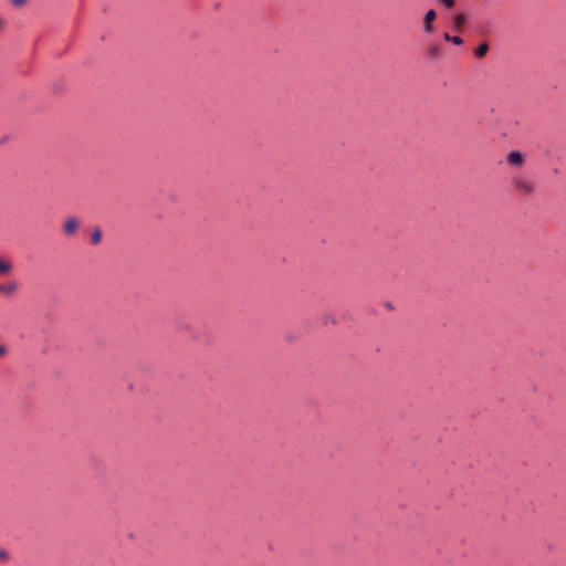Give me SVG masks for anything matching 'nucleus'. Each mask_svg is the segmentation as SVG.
Returning a JSON list of instances; mask_svg holds the SVG:
<instances>
[{
	"mask_svg": "<svg viewBox=\"0 0 566 566\" xmlns=\"http://www.w3.org/2000/svg\"><path fill=\"white\" fill-rule=\"evenodd\" d=\"M489 51V46L486 43H482L480 44L475 50H474V55L478 57V59H482L486 55Z\"/></svg>",
	"mask_w": 566,
	"mask_h": 566,
	"instance_id": "obj_6",
	"label": "nucleus"
},
{
	"mask_svg": "<svg viewBox=\"0 0 566 566\" xmlns=\"http://www.w3.org/2000/svg\"><path fill=\"white\" fill-rule=\"evenodd\" d=\"M467 18L462 13H458L453 18V28L457 31H461L462 27L465 24Z\"/></svg>",
	"mask_w": 566,
	"mask_h": 566,
	"instance_id": "obj_5",
	"label": "nucleus"
},
{
	"mask_svg": "<svg viewBox=\"0 0 566 566\" xmlns=\"http://www.w3.org/2000/svg\"><path fill=\"white\" fill-rule=\"evenodd\" d=\"M428 54L430 57L436 59L440 55V49L437 44H431L428 48Z\"/></svg>",
	"mask_w": 566,
	"mask_h": 566,
	"instance_id": "obj_10",
	"label": "nucleus"
},
{
	"mask_svg": "<svg viewBox=\"0 0 566 566\" xmlns=\"http://www.w3.org/2000/svg\"><path fill=\"white\" fill-rule=\"evenodd\" d=\"M18 290V284L15 282H11L4 286L0 287V292L4 294H13Z\"/></svg>",
	"mask_w": 566,
	"mask_h": 566,
	"instance_id": "obj_7",
	"label": "nucleus"
},
{
	"mask_svg": "<svg viewBox=\"0 0 566 566\" xmlns=\"http://www.w3.org/2000/svg\"><path fill=\"white\" fill-rule=\"evenodd\" d=\"M437 18V13L434 10L430 9L426 12L423 17V31L428 34H431L434 32V25L433 22Z\"/></svg>",
	"mask_w": 566,
	"mask_h": 566,
	"instance_id": "obj_1",
	"label": "nucleus"
},
{
	"mask_svg": "<svg viewBox=\"0 0 566 566\" xmlns=\"http://www.w3.org/2000/svg\"><path fill=\"white\" fill-rule=\"evenodd\" d=\"M515 187L525 195H530L534 191V184L525 179H516Z\"/></svg>",
	"mask_w": 566,
	"mask_h": 566,
	"instance_id": "obj_3",
	"label": "nucleus"
},
{
	"mask_svg": "<svg viewBox=\"0 0 566 566\" xmlns=\"http://www.w3.org/2000/svg\"><path fill=\"white\" fill-rule=\"evenodd\" d=\"M80 222L76 218H69L63 227L64 233L67 235L74 234L78 229Z\"/></svg>",
	"mask_w": 566,
	"mask_h": 566,
	"instance_id": "obj_4",
	"label": "nucleus"
},
{
	"mask_svg": "<svg viewBox=\"0 0 566 566\" xmlns=\"http://www.w3.org/2000/svg\"><path fill=\"white\" fill-rule=\"evenodd\" d=\"M12 1V4L15 6V7H22L23 4L27 3L28 0H11Z\"/></svg>",
	"mask_w": 566,
	"mask_h": 566,
	"instance_id": "obj_13",
	"label": "nucleus"
},
{
	"mask_svg": "<svg viewBox=\"0 0 566 566\" xmlns=\"http://www.w3.org/2000/svg\"><path fill=\"white\" fill-rule=\"evenodd\" d=\"M7 353V348L4 346H0V356H3Z\"/></svg>",
	"mask_w": 566,
	"mask_h": 566,
	"instance_id": "obj_14",
	"label": "nucleus"
},
{
	"mask_svg": "<svg viewBox=\"0 0 566 566\" xmlns=\"http://www.w3.org/2000/svg\"><path fill=\"white\" fill-rule=\"evenodd\" d=\"M101 239H102V233H101V231H99V230H95V231L93 232V234H92V243H93V244H97V243H99Z\"/></svg>",
	"mask_w": 566,
	"mask_h": 566,
	"instance_id": "obj_11",
	"label": "nucleus"
},
{
	"mask_svg": "<svg viewBox=\"0 0 566 566\" xmlns=\"http://www.w3.org/2000/svg\"><path fill=\"white\" fill-rule=\"evenodd\" d=\"M443 38L446 41H449L454 45H460L463 43V40L460 36H451L449 33H444Z\"/></svg>",
	"mask_w": 566,
	"mask_h": 566,
	"instance_id": "obj_9",
	"label": "nucleus"
},
{
	"mask_svg": "<svg viewBox=\"0 0 566 566\" xmlns=\"http://www.w3.org/2000/svg\"><path fill=\"white\" fill-rule=\"evenodd\" d=\"M506 161L513 167H522L524 165V155L520 151H511L506 156Z\"/></svg>",
	"mask_w": 566,
	"mask_h": 566,
	"instance_id": "obj_2",
	"label": "nucleus"
},
{
	"mask_svg": "<svg viewBox=\"0 0 566 566\" xmlns=\"http://www.w3.org/2000/svg\"><path fill=\"white\" fill-rule=\"evenodd\" d=\"M9 559V553L6 549L0 548V560H8Z\"/></svg>",
	"mask_w": 566,
	"mask_h": 566,
	"instance_id": "obj_12",
	"label": "nucleus"
},
{
	"mask_svg": "<svg viewBox=\"0 0 566 566\" xmlns=\"http://www.w3.org/2000/svg\"><path fill=\"white\" fill-rule=\"evenodd\" d=\"M11 263L3 260V259H0V273L1 274H7L11 271Z\"/></svg>",
	"mask_w": 566,
	"mask_h": 566,
	"instance_id": "obj_8",
	"label": "nucleus"
}]
</instances>
